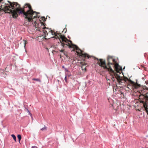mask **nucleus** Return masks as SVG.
<instances>
[{
	"label": "nucleus",
	"mask_w": 148,
	"mask_h": 148,
	"mask_svg": "<svg viewBox=\"0 0 148 148\" xmlns=\"http://www.w3.org/2000/svg\"><path fill=\"white\" fill-rule=\"evenodd\" d=\"M107 60L109 65L108 67L106 65V61H101V59H100L99 61L100 65L101 66L103 65L104 69L109 72L110 75L111 77V82H110L112 84L117 81V82L119 83V85H121L122 83L124 81L122 77H121L116 73L110 65H113L115 70L117 71H122V67L119 65V63L116 61L115 59L113 58L112 56H108L107 58Z\"/></svg>",
	"instance_id": "nucleus-1"
},
{
	"label": "nucleus",
	"mask_w": 148,
	"mask_h": 148,
	"mask_svg": "<svg viewBox=\"0 0 148 148\" xmlns=\"http://www.w3.org/2000/svg\"><path fill=\"white\" fill-rule=\"evenodd\" d=\"M36 12L32 9L31 6L29 3H25L23 7V10H19L18 14L19 15H22L24 17L27 16L28 15H32L33 12Z\"/></svg>",
	"instance_id": "nucleus-2"
},
{
	"label": "nucleus",
	"mask_w": 148,
	"mask_h": 148,
	"mask_svg": "<svg viewBox=\"0 0 148 148\" xmlns=\"http://www.w3.org/2000/svg\"><path fill=\"white\" fill-rule=\"evenodd\" d=\"M49 33H50L52 35H54L52 37V38L58 40V42H59L62 44V42L64 41V39L61 36V35L60 33L58 32H52L51 31H49Z\"/></svg>",
	"instance_id": "nucleus-3"
},
{
	"label": "nucleus",
	"mask_w": 148,
	"mask_h": 148,
	"mask_svg": "<svg viewBox=\"0 0 148 148\" xmlns=\"http://www.w3.org/2000/svg\"><path fill=\"white\" fill-rule=\"evenodd\" d=\"M84 58H88V59H89L91 57H92L93 58V59H94V62L95 63H96V64H98V65H99L100 66L103 67V68L104 69V68L103 67V65H101V66L100 65V64L99 62L100 59H101V61H105V60H103V59H99L98 58H96L94 56H90V55H89L88 54L86 53H85L84 55Z\"/></svg>",
	"instance_id": "nucleus-4"
},
{
	"label": "nucleus",
	"mask_w": 148,
	"mask_h": 148,
	"mask_svg": "<svg viewBox=\"0 0 148 148\" xmlns=\"http://www.w3.org/2000/svg\"><path fill=\"white\" fill-rule=\"evenodd\" d=\"M8 2L10 3V7L13 10H14L15 8V7H17L18 5V7H17L16 8V10H17L20 6V5L17 2H13L12 4L10 1H8Z\"/></svg>",
	"instance_id": "nucleus-5"
},
{
	"label": "nucleus",
	"mask_w": 148,
	"mask_h": 148,
	"mask_svg": "<svg viewBox=\"0 0 148 148\" xmlns=\"http://www.w3.org/2000/svg\"><path fill=\"white\" fill-rule=\"evenodd\" d=\"M19 8H21L20 6L19 7V8L17 10H16V8H15V9H15H16V10H17ZM11 14L12 16V18H16L18 16L17 12L15 10H13L11 12Z\"/></svg>",
	"instance_id": "nucleus-6"
},
{
	"label": "nucleus",
	"mask_w": 148,
	"mask_h": 148,
	"mask_svg": "<svg viewBox=\"0 0 148 148\" xmlns=\"http://www.w3.org/2000/svg\"><path fill=\"white\" fill-rule=\"evenodd\" d=\"M70 42L71 46L73 47V48L74 49L76 50H79V49L76 45L72 43V41L70 40Z\"/></svg>",
	"instance_id": "nucleus-7"
},
{
	"label": "nucleus",
	"mask_w": 148,
	"mask_h": 148,
	"mask_svg": "<svg viewBox=\"0 0 148 148\" xmlns=\"http://www.w3.org/2000/svg\"><path fill=\"white\" fill-rule=\"evenodd\" d=\"M25 111L27 112V113H28V114L31 117H32V114H31L30 111L28 109V108H25Z\"/></svg>",
	"instance_id": "nucleus-8"
},
{
	"label": "nucleus",
	"mask_w": 148,
	"mask_h": 148,
	"mask_svg": "<svg viewBox=\"0 0 148 148\" xmlns=\"http://www.w3.org/2000/svg\"><path fill=\"white\" fill-rule=\"evenodd\" d=\"M106 79L107 80V83L109 86H110V82H111V79L108 78L107 76L106 77Z\"/></svg>",
	"instance_id": "nucleus-9"
},
{
	"label": "nucleus",
	"mask_w": 148,
	"mask_h": 148,
	"mask_svg": "<svg viewBox=\"0 0 148 148\" xmlns=\"http://www.w3.org/2000/svg\"><path fill=\"white\" fill-rule=\"evenodd\" d=\"M17 137L18 139V141L20 143V141L21 139V135L18 134L17 135Z\"/></svg>",
	"instance_id": "nucleus-10"
},
{
	"label": "nucleus",
	"mask_w": 148,
	"mask_h": 148,
	"mask_svg": "<svg viewBox=\"0 0 148 148\" xmlns=\"http://www.w3.org/2000/svg\"><path fill=\"white\" fill-rule=\"evenodd\" d=\"M11 137L12 138L15 142H16V138L14 134L11 135Z\"/></svg>",
	"instance_id": "nucleus-11"
},
{
	"label": "nucleus",
	"mask_w": 148,
	"mask_h": 148,
	"mask_svg": "<svg viewBox=\"0 0 148 148\" xmlns=\"http://www.w3.org/2000/svg\"><path fill=\"white\" fill-rule=\"evenodd\" d=\"M62 68L64 69V71L65 72H67L69 73L70 72V71L68 70L66 68L64 65H62Z\"/></svg>",
	"instance_id": "nucleus-12"
},
{
	"label": "nucleus",
	"mask_w": 148,
	"mask_h": 148,
	"mask_svg": "<svg viewBox=\"0 0 148 148\" xmlns=\"http://www.w3.org/2000/svg\"><path fill=\"white\" fill-rule=\"evenodd\" d=\"M32 80L34 81H36L37 82H41V80L39 78H33Z\"/></svg>",
	"instance_id": "nucleus-13"
},
{
	"label": "nucleus",
	"mask_w": 148,
	"mask_h": 148,
	"mask_svg": "<svg viewBox=\"0 0 148 148\" xmlns=\"http://www.w3.org/2000/svg\"><path fill=\"white\" fill-rule=\"evenodd\" d=\"M81 69L83 71H84V73L86 72L87 71V69L86 67L84 68L83 66L81 67Z\"/></svg>",
	"instance_id": "nucleus-14"
},
{
	"label": "nucleus",
	"mask_w": 148,
	"mask_h": 148,
	"mask_svg": "<svg viewBox=\"0 0 148 148\" xmlns=\"http://www.w3.org/2000/svg\"><path fill=\"white\" fill-rule=\"evenodd\" d=\"M43 33H44L45 34V37L46 36V35H48V33H47V31L44 29L43 30Z\"/></svg>",
	"instance_id": "nucleus-15"
},
{
	"label": "nucleus",
	"mask_w": 148,
	"mask_h": 148,
	"mask_svg": "<svg viewBox=\"0 0 148 148\" xmlns=\"http://www.w3.org/2000/svg\"><path fill=\"white\" fill-rule=\"evenodd\" d=\"M67 74H66L65 73V76L64 78V80L65 81V82L66 83H67Z\"/></svg>",
	"instance_id": "nucleus-16"
},
{
	"label": "nucleus",
	"mask_w": 148,
	"mask_h": 148,
	"mask_svg": "<svg viewBox=\"0 0 148 148\" xmlns=\"http://www.w3.org/2000/svg\"><path fill=\"white\" fill-rule=\"evenodd\" d=\"M47 128L45 127V125H44V127H43L42 128H41L40 130H41V131H43L44 130H47Z\"/></svg>",
	"instance_id": "nucleus-17"
},
{
	"label": "nucleus",
	"mask_w": 148,
	"mask_h": 148,
	"mask_svg": "<svg viewBox=\"0 0 148 148\" xmlns=\"http://www.w3.org/2000/svg\"><path fill=\"white\" fill-rule=\"evenodd\" d=\"M41 19L43 21H45L46 20V18L44 16H42L41 18Z\"/></svg>",
	"instance_id": "nucleus-18"
},
{
	"label": "nucleus",
	"mask_w": 148,
	"mask_h": 148,
	"mask_svg": "<svg viewBox=\"0 0 148 148\" xmlns=\"http://www.w3.org/2000/svg\"><path fill=\"white\" fill-rule=\"evenodd\" d=\"M33 12V14L32 16H31H31L30 15H29V16H30V17H31V18H32V16L34 14V13H35V14H36L37 13V14H39V13H39V12Z\"/></svg>",
	"instance_id": "nucleus-19"
},
{
	"label": "nucleus",
	"mask_w": 148,
	"mask_h": 148,
	"mask_svg": "<svg viewBox=\"0 0 148 148\" xmlns=\"http://www.w3.org/2000/svg\"><path fill=\"white\" fill-rule=\"evenodd\" d=\"M23 40L24 41V47L25 48V44L27 43V41H26L25 40Z\"/></svg>",
	"instance_id": "nucleus-20"
},
{
	"label": "nucleus",
	"mask_w": 148,
	"mask_h": 148,
	"mask_svg": "<svg viewBox=\"0 0 148 148\" xmlns=\"http://www.w3.org/2000/svg\"><path fill=\"white\" fill-rule=\"evenodd\" d=\"M148 109L147 108H145V112L147 113V114L148 115Z\"/></svg>",
	"instance_id": "nucleus-21"
},
{
	"label": "nucleus",
	"mask_w": 148,
	"mask_h": 148,
	"mask_svg": "<svg viewBox=\"0 0 148 148\" xmlns=\"http://www.w3.org/2000/svg\"><path fill=\"white\" fill-rule=\"evenodd\" d=\"M59 51L61 52L64 53V49H61L59 50Z\"/></svg>",
	"instance_id": "nucleus-22"
},
{
	"label": "nucleus",
	"mask_w": 148,
	"mask_h": 148,
	"mask_svg": "<svg viewBox=\"0 0 148 148\" xmlns=\"http://www.w3.org/2000/svg\"><path fill=\"white\" fill-rule=\"evenodd\" d=\"M28 16H29L30 17V18H33V19L35 18H36V17L37 16L36 15V16H34L33 17H32V18H31L29 15H28Z\"/></svg>",
	"instance_id": "nucleus-23"
},
{
	"label": "nucleus",
	"mask_w": 148,
	"mask_h": 148,
	"mask_svg": "<svg viewBox=\"0 0 148 148\" xmlns=\"http://www.w3.org/2000/svg\"><path fill=\"white\" fill-rule=\"evenodd\" d=\"M88 83L89 84V85L91 84V81H90V80H89L88 81Z\"/></svg>",
	"instance_id": "nucleus-24"
},
{
	"label": "nucleus",
	"mask_w": 148,
	"mask_h": 148,
	"mask_svg": "<svg viewBox=\"0 0 148 148\" xmlns=\"http://www.w3.org/2000/svg\"><path fill=\"white\" fill-rule=\"evenodd\" d=\"M31 148H38L36 146H33Z\"/></svg>",
	"instance_id": "nucleus-25"
},
{
	"label": "nucleus",
	"mask_w": 148,
	"mask_h": 148,
	"mask_svg": "<svg viewBox=\"0 0 148 148\" xmlns=\"http://www.w3.org/2000/svg\"><path fill=\"white\" fill-rule=\"evenodd\" d=\"M67 76H68V77H70V76H71V74H69V75H68L67 74Z\"/></svg>",
	"instance_id": "nucleus-26"
},
{
	"label": "nucleus",
	"mask_w": 148,
	"mask_h": 148,
	"mask_svg": "<svg viewBox=\"0 0 148 148\" xmlns=\"http://www.w3.org/2000/svg\"><path fill=\"white\" fill-rule=\"evenodd\" d=\"M146 97L148 98V92L147 93Z\"/></svg>",
	"instance_id": "nucleus-27"
},
{
	"label": "nucleus",
	"mask_w": 148,
	"mask_h": 148,
	"mask_svg": "<svg viewBox=\"0 0 148 148\" xmlns=\"http://www.w3.org/2000/svg\"><path fill=\"white\" fill-rule=\"evenodd\" d=\"M65 29H66V31L64 32V33H65L66 32V28H65L64 29V30Z\"/></svg>",
	"instance_id": "nucleus-28"
},
{
	"label": "nucleus",
	"mask_w": 148,
	"mask_h": 148,
	"mask_svg": "<svg viewBox=\"0 0 148 148\" xmlns=\"http://www.w3.org/2000/svg\"><path fill=\"white\" fill-rule=\"evenodd\" d=\"M45 75L46 76V77L48 79V77L47 75H46V74H45Z\"/></svg>",
	"instance_id": "nucleus-29"
},
{
	"label": "nucleus",
	"mask_w": 148,
	"mask_h": 148,
	"mask_svg": "<svg viewBox=\"0 0 148 148\" xmlns=\"http://www.w3.org/2000/svg\"><path fill=\"white\" fill-rule=\"evenodd\" d=\"M88 75H87L86 76V79H88Z\"/></svg>",
	"instance_id": "nucleus-30"
},
{
	"label": "nucleus",
	"mask_w": 148,
	"mask_h": 148,
	"mask_svg": "<svg viewBox=\"0 0 148 148\" xmlns=\"http://www.w3.org/2000/svg\"><path fill=\"white\" fill-rule=\"evenodd\" d=\"M3 0H0V3H1Z\"/></svg>",
	"instance_id": "nucleus-31"
},
{
	"label": "nucleus",
	"mask_w": 148,
	"mask_h": 148,
	"mask_svg": "<svg viewBox=\"0 0 148 148\" xmlns=\"http://www.w3.org/2000/svg\"><path fill=\"white\" fill-rule=\"evenodd\" d=\"M44 29H49V28H47V27H45Z\"/></svg>",
	"instance_id": "nucleus-32"
},
{
	"label": "nucleus",
	"mask_w": 148,
	"mask_h": 148,
	"mask_svg": "<svg viewBox=\"0 0 148 148\" xmlns=\"http://www.w3.org/2000/svg\"><path fill=\"white\" fill-rule=\"evenodd\" d=\"M86 83L85 82V87H86Z\"/></svg>",
	"instance_id": "nucleus-33"
},
{
	"label": "nucleus",
	"mask_w": 148,
	"mask_h": 148,
	"mask_svg": "<svg viewBox=\"0 0 148 148\" xmlns=\"http://www.w3.org/2000/svg\"><path fill=\"white\" fill-rule=\"evenodd\" d=\"M141 148H148V147H142Z\"/></svg>",
	"instance_id": "nucleus-34"
},
{
	"label": "nucleus",
	"mask_w": 148,
	"mask_h": 148,
	"mask_svg": "<svg viewBox=\"0 0 148 148\" xmlns=\"http://www.w3.org/2000/svg\"><path fill=\"white\" fill-rule=\"evenodd\" d=\"M145 54H146V53H144V56H145Z\"/></svg>",
	"instance_id": "nucleus-35"
},
{
	"label": "nucleus",
	"mask_w": 148,
	"mask_h": 148,
	"mask_svg": "<svg viewBox=\"0 0 148 148\" xmlns=\"http://www.w3.org/2000/svg\"><path fill=\"white\" fill-rule=\"evenodd\" d=\"M46 49H47L48 50V48H46Z\"/></svg>",
	"instance_id": "nucleus-36"
},
{
	"label": "nucleus",
	"mask_w": 148,
	"mask_h": 148,
	"mask_svg": "<svg viewBox=\"0 0 148 148\" xmlns=\"http://www.w3.org/2000/svg\"><path fill=\"white\" fill-rule=\"evenodd\" d=\"M68 38H70L69 37V36H68Z\"/></svg>",
	"instance_id": "nucleus-37"
},
{
	"label": "nucleus",
	"mask_w": 148,
	"mask_h": 148,
	"mask_svg": "<svg viewBox=\"0 0 148 148\" xmlns=\"http://www.w3.org/2000/svg\"><path fill=\"white\" fill-rule=\"evenodd\" d=\"M64 55H65V53H64Z\"/></svg>",
	"instance_id": "nucleus-38"
},
{
	"label": "nucleus",
	"mask_w": 148,
	"mask_h": 148,
	"mask_svg": "<svg viewBox=\"0 0 148 148\" xmlns=\"http://www.w3.org/2000/svg\"><path fill=\"white\" fill-rule=\"evenodd\" d=\"M127 79L128 80V78H127Z\"/></svg>",
	"instance_id": "nucleus-39"
}]
</instances>
